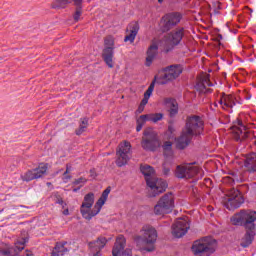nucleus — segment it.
Masks as SVG:
<instances>
[{
	"mask_svg": "<svg viewBox=\"0 0 256 256\" xmlns=\"http://www.w3.org/2000/svg\"><path fill=\"white\" fill-rule=\"evenodd\" d=\"M27 232L21 234V237L15 242V247H11L8 244L0 245V255L4 256H15L19 255L21 251L25 249V243H27Z\"/></svg>",
	"mask_w": 256,
	"mask_h": 256,
	"instance_id": "obj_9",
	"label": "nucleus"
},
{
	"mask_svg": "<svg viewBox=\"0 0 256 256\" xmlns=\"http://www.w3.org/2000/svg\"><path fill=\"white\" fill-rule=\"evenodd\" d=\"M181 73H183V67L181 65L169 66L155 76L153 83L156 82L160 83L161 85H165L167 81H173V79H177Z\"/></svg>",
	"mask_w": 256,
	"mask_h": 256,
	"instance_id": "obj_8",
	"label": "nucleus"
},
{
	"mask_svg": "<svg viewBox=\"0 0 256 256\" xmlns=\"http://www.w3.org/2000/svg\"><path fill=\"white\" fill-rule=\"evenodd\" d=\"M127 35L124 39L125 42L129 41L130 43H133L135 41V37H137V33H139V23L132 22L129 24L127 28Z\"/></svg>",
	"mask_w": 256,
	"mask_h": 256,
	"instance_id": "obj_25",
	"label": "nucleus"
},
{
	"mask_svg": "<svg viewBox=\"0 0 256 256\" xmlns=\"http://www.w3.org/2000/svg\"><path fill=\"white\" fill-rule=\"evenodd\" d=\"M185 37V29L176 28L165 37L166 45H179Z\"/></svg>",
	"mask_w": 256,
	"mask_h": 256,
	"instance_id": "obj_19",
	"label": "nucleus"
},
{
	"mask_svg": "<svg viewBox=\"0 0 256 256\" xmlns=\"http://www.w3.org/2000/svg\"><path fill=\"white\" fill-rule=\"evenodd\" d=\"M115 49V38L107 36L104 39L103 59L108 67L113 68V50Z\"/></svg>",
	"mask_w": 256,
	"mask_h": 256,
	"instance_id": "obj_14",
	"label": "nucleus"
},
{
	"mask_svg": "<svg viewBox=\"0 0 256 256\" xmlns=\"http://www.w3.org/2000/svg\"><path fill=\"white\" fill-rule=\"evenodd\" d=\"M24 256H33V252L29 251V250H26L24 252Z\"/></svg>",
	"mask_w": 256,
	"mask_h": 256,
	"instance_id": "obj_41",
	"label": "nucleus"
},
{
	"mask_svg": "<svg viewBox=\"0 0 256 256\" xmlns=\"http://www.w3.org/2000/svg\"><path fill=\"white\" fill-rule=\"evenodd\" d=\"M117 160L116 165L118 167H123L131 159V143L124 141L119 145L117 150Z\"/></svg>",
	"mask_w": 256,
	"mask_h": 256,
	"instance_id": "obj_12",
	"label": "nucleus"
},
{
	"mask_svg": "<svg viewBox=\"0 0 256 256\" xmlns=\"http://www.w3.org/2000/svg\"><path fill=\"white\" fill-rule=\"evenodd\" d=\"M83 0H53L51 7L52 9H65L69 3H73L75 5H81Z\"/></svg>",
	"mask_w": 256,
	"mask_h": 256,
	"instance_id": "obj_28",
	"label": "nucleus"
},
{
	"mask_svg": "<svg viewBox=\"0 0 256 256\" xmlns=\"http://www.w3.org/2000/svg\"><path fill=\"white\" fill-rule=\"evenodd\" d=\"M148 117V121L151 123H158V121H161L163 119V113H150L146 114Z\"/></svg>",
	"mask_w": 256,
	"mask_h": 256,
	"instance_id": "obj_35",
	"label": "nucleus"
},
{
	"mask_svg": "<svg viewBox=\"0 0 256 256\" xmlns=\"http://www.w3.org/2000/svg\"><path fill=\"white\" fill-rule=\"evenodd\" d=\"M217 249V241L211 237L196 240L192 245L195 256H211Z\"/></svg>",
	"mask_w": 256,
	"mask_h": 256,
	"instance_id": "obj_4",
	"label": "nucleus"
},
{
	"mask_svg": "<svg viewBox=\"0 0 256 256\" xmlns=\"http://www.w3.org/2000/svg\"><path fill=\"white\" fill-rule=\"evenodd\" d=\"M181 21V14L179 13H172L167 14L164 16L160 22V29L161 31H169L171 27H175L177 23Z\"/></svg>",
	"mask_w": 256,
	"mask_h": 256,
	"instance_id": "obj_17",
	"label": "nucleus"
},
{
	"mask_svg": "<svg viewBox=\"0 0 256 256\" xmlns=\"http://www.w3.org/2000/svg\"><path fill=\"white\" fill-rule=\"evenodd\" d=\"M89 126V120L87 118H83L81 120L79 128L76 130V135H82L87 131V127Z\"/></svg>",
	"mask_w": 256,
	"mask_h": 256,
	"instance_id": "obj_34",
	"label": "nucleus"
},
{
	"mask_svg": "<svg viewBox=\"0 0 256 256\" xmlns=\"http://www.w3.org/2000/svg\"><path fill=\"white\" fill-rule=\"evenodd\" d=\"M142 148L145 151H155L159 147V138L157 137V132L149 128L144 131V136L142 138Z\"/></svg>",
	"mask_w": 256,
	"mask_h": 256,
	"instance_id": "obj_11",
	"label": "nucleus"
},
{
	"mask_svg": "<svg viewBox=\"0 0 256 256\" xmlns=\"http://www.w3.org/2000/svg\"><path fill=\"white\" fill-rule=\"evenodd\" d=\"M168 133H173V128L169 127Z\"/></svg>",
	"mask_w": 256,
	"mask_h": 256,
	"instance_id": "obj_45",
	"label": "nucleus"
},
{
	"mask_svg": "<svg viewBox=\"0 0 256 256\" xmlns=\"http://www.w3.org/2000/svg\"><path fill=\"white\" fill-rule=\"evenodd\" d=\"M134 241L140 251H155L157 230L153 226L145 225L140 231V236H136Z\"/></svg>",
	"mask_w": 256,
	"mask_h": 256,
	"instance_id": "obj_3",
	"label": "nucleus"
},
{
	"mask_svg": "<svg viewBox=\"0 0 256 256\" xmlns=\"http://www.w3.org/2000/svg\"><path fill=\"white\" fill-rule=\"evenodd\" d=\"M162 105L168 109L170 115H177L179 112V105L177 104V101L172 98H164L162 100Z\"/></svg>",
	"mask_w": 256,
	"mask_h": 256,
	"instance_id": "obj_26",
	"label": "nucleus"
},
{
	"mask_svg": "<svg viewBox=\"0 0 256 256\" xmlns=\"http://www.w3.org/2000/svg\"><path fill=\"white\" fill-rule=\"evenodd\" d=\"M169 168H164L163 173L164 175H169Z\"/></svg>",
	"mask_w": 256,
	"mask_h": 256,
	"instance_id": "obj_43",
	"label": "nucleus"
},
{
	"mask_svg": "<svg viewBox=\"0 0 256 256\" xmlns=\"http://www.w3.org/2000/svg\"><path fill=\"white\" fill-rule=\"evenodd\" d=\"M218 104L220 107H222V109H233V107L236 105L235 96L222 94L218 97Z\"/></svg>",
	"mask_w": 256,
	"mask_h": 256,
	"instance_id": "obj_23",
	"label": "nucleus"
},
{
	"mask_svg": "<svg viewBox=\"0 0 256 256\" xmlns=\"http://www.w3.org/2000/svg\"><path fill=\"white\" fill-rule=\"evenodd\" d=\"M147 121H149L147 114L141 115L137 119V125H142V127H143V125H145V123H147Z\"/></svg>",
	"mask_w": 256,
	"mask_h": 256,
	"instance_id": "obj_36",
	"label": "nucleus"
},
{
	"mask_svg": "<svg viewBox=\"0 0 256 256\" xmlns=\"http://www.w3.org/2000/svg\"><path fill=\"white\" fill-rule=\"evenodd\" d=\"M62 179L64 183H69V179H71V176L69 175V167H67L66 173L63 174Z\"/></svg>",
	"mask_w": 256,
	"mask_h": 256,
	"instance_id": "obj_39",
	"label": "nucleus"
},
{
	"mask_svg": "<svg viewBox=\"0 0 256 256\" xmlns=\"http://www.w3.org/2000/svg\"><path fill=\"white\" fill-rule=\"evenodd\" d=\"M73 191L74 193H77V191H79V188H74Z\"/></svg>",
	"mask_w": 256,
	"mask_h": 256,
	"instance_id": "obj_46",
	"label": "nucleus"
},
{
	"mask_svg": "<svg viewBox=\"0 0 256 256\" xmlns=\"http://www.w3.org/2000/svg\"><path fill=\"white\" fill-rule=\"evenodd\" d=\"M95 203V195L93 193H88L84 196V200L82 202L80 213L84 219L87 221H91L93 217L99 215L101 211V206ZM94 205V206H93Z\"/></svg>",
	"mask_w": 256,
	"mask_h": 256,
	"instance_id": "obj_5",
	"label": "nucleus"
},
{
	"mask_svg": "<svg viewBox=\"0 0 256 256\" xmlns=\"http://www.w3.org/2000/svg\"><path fill=\"white\" fill-rule=\"evenodd\" d=\"M201 133H203V120L201 117H189L182 134L176 139V147L178 149H185V147L191 143V139H193L195 135H201Z\"/></svg>",
	"mask_w": 256,
	"mask_h": 256,
	"instance_id": "obj_2",
	"label": "nucleus"
},
{
	"mask_svg": "<svg viewBox=\"0 0 256 256\" xmlns=\"http://www.w3.org/2000/svg\"><path fill=\"white\" fill-rule=\"evenodd\" d=\"M71 249L73 248L71 247V245L67 247V243H64V244L57 243L55 248L52 251L51 256L66 255L67 253H69V251H71Z\"/></svg>",
	"mask_w": 256,
	"mask_h": 256,
	"instance_id": "obj_29",
	"label": "nucleus"
},
{
	"mask_svg": "<svg viewBox=\"0 0 256 256\" xmlns=\"http://www.w3.org/2000/svg\"><path fill=\"white\" fill-rule=\"evenodd\" d=\"M109 193H111V188L108 187L106 188L101 197L99 198V200L96 202V204H98L101 207H103L105 205V201H107V197H109Z\"/></svg>",
	"mask_w": 256,
	"mask_h": 256,
	"instance_id": "obj_33",
	"label": "nucleus"
},
{
	"mask_svg": "<svg viewBox=\"0 0 256 256\" xmlns=\"http://www.w3.org/2000/svg\"><path fill=\"white\" fill-rule=\"evenodd\" d=\"M147 186L149 187L150 197H157L167 189V181L154 176L152 179H148Z\"/></svg>",
	"mask_w": 256,
	"mask_h": 256,
	"instance_id": "obj_13",
	"label": "nucleus"
},
{
	"mask_svg": "<svg viewBox=\"0 0 256 256\" xmlns=\"http://www.w3.org/2000/svg\"><path fill=\"white\" fill-rule=\"evenodd\" d=\"M155 90V82H152L146 92L144 93V98L140 102V105L137 109V113H141L142 111H145V105L149 103V99L151 95H153V91Z\"/></svg>",
	"mask_w": 256,
	"mask_h": 256,
	"instance_id": "obj_24",
	"label": "nucleus"
},
{
	"mask_svg": "<svg viewBox=\"0 0 256 256\" xmlns=\"http://www.w3.org/2000/svg\"><path fill=\"white\" fill-rule=\"evenodd\" d=\"M47 164L41 163L36 169L29 170L21 177L23 181H33V179H41L44 175H47Z\"/></svg>",
	"mask_w": 256,
	"mask_h": 256,
	"instance_id": "obj_16",
	"label": "nucleus"
},
{
	"mask_svg": "<svg viewBox=\"0 0 256 256\" xmlns=\"http://www.w3.org/2000/svg\"><path fill=\"white\" fill-rule=\"evenodd\" d=\"M230 221L232 225H244L246 227V234L241 240L242 247H249L255 238V221L256 212L251 210H242L234 214Z\"/></svg>",
	"mask_w": 256,
	"mask_h": 256,
	"instance_id": "obj_1",
	"label": "nucleus"
},
{
	"mask_svg": "<svg viewBox=\"0 0 256 256\" xmlns=\"http://www.w3.org/2000/svg\"><path fill=\"white\" fill-rule=\"evenodd\" d=\"M175 209V197L173 194L168 193L162 196L157 204L154 206V215L157 217H164Z\"/></svg>",
	"mask_w": 256,
	"mask_h": 256,
	"instance_id": "obj_7",
	"label": "nucleus"
},
{
	"mask_svg": "<svg viewBox=\"0 0 256 256\" xmlns=\"http://www.w3.org/2000/svg\"><path fill=\"white\" fill-rule=\"evenodd\" d=\"M81 8H77L75 13H74V21L77 23V21H81Z\"/></svg>",
	"mask_w": 256,
	"mask_h": 256,
	"instance_id": "obj_37",
	"label": "nucleus"
},
{
	"mask_svg": "<svg viewBox=\"0 0 256 256\" xmlns=\"http://www.w3.org/2000/svg\"><path fill=\"white\" fill-rule=\"evenodd\" d=\"M211 85L213 84L209 80V75L204 74L199 78L196 84V89L200 91V93H207V91H209L207 90V87H211Z\"/></svg>",
	"mask_w": 256,
	"mask_h": 256,
	"instance_id": "obj_27",
	"label": "nucleus"
},
{
	"mask_svg": "<svg viewBox=\"0 0 256 256\" xmlns=\"http://www.w3.org/2000/svg\"><path fill=\"white\" fill-rule=\"evenodd\" d=\"M53 201H55V203H58V205H63V199L61 198V196L54 194L52 196Z\"/></svg>",
	"mask_w": 256,
	"mask_h": 256,
	"instance_id": "obj_38",
	"label": "nucleus"
},
{
	"mask_svg": "<svg viewBox=\"0 0 256 256\" xmlns=\"http://www.w3.org/2000/svg\"><path fill=\"white\" fill-rule=\"evenodd\" d=\"M141 173L144 175L146 183H148V179H154L155 176V169L153 167L145 164L140 167Z\"/></svg>",
	"mask_w": 256,
	"mask_h": 256,
	"instance_id": "obj_30",
	"label": "nucleus"
},
{
	"mask_svg": "<svg viewBox=\"0 0 256 256\" xmlns=\"http://www.w3.org/2000/svg\"><path fill=\"white\" fill-rule=\"evenodd\" d=\"M107 245V238L100 237L89 243L90 253L93 256H101V249Z\"/></svg>",
	"mask_w": 256,
	"mask_h": 256,
	"instance_id": "obj_22",
	"label": "nucleus"
},
{
	"mask_svg": "<svg viewBox=\"0 0 256 256\" xmlns=\"http://www.w3.org/2000/svg\"><path fill=\"white\" fill-rule=\"evenodd\" d=\"M189 219L187 217L178 218L172 226V235L178 239L187 235L190 229Z\"/></svg>",
	"mask_w": 256,
	"mask_h": 256,
	"instance_id": "obj_15",
	"label": "nucleus"
},
{
	"mask_svg": "<svg viewBox=\"0 0 256 256\" xmlns=\"http://www.w3.org/2000/svg\"><path fill=\"white\" fill-rule=\"evenodd\" d=\"M74 183H75V185H81V183H82V184L87 183V179H85V178H80V179L75 180Z\"/></svg>",
	"mask_w": 256,
	"mask_h": 256,
	"instance_id": "obj_40",
	"label": "nucleus"
},
{
	"mask_svg": "<svg viewBox=\"0 0 256 256\" xmlns=\"http://www.w3.org/2000/svg\"><path fill=\"white\" fill-rule=\"evenodd\" d=\"M245 167L248 171H256V153H252L245 162Z\"/></svg>",
	"mask_w": 256,
	"mask_h": 256,
	"instance_id": "obj_32",
	"label": "nucleus"
},
{
	"mask_svg": "<svg viewBox=\"0 0 256 256\" xmlns=\"http://www.w3.org/2000/svg\"><path fill=\"white\" fill-rule=\"evenodd\" d=\"M232 133L236 141H243L249 137V130L241 120H238L237 124L232 127Z\"/></svg>",
	"mask_w": 256,
	"mask_h": 256,
	"instance_id": "obj_20",
	"label": "nucleus"
},
{
	"mask_svg": "<svg viewBox=\"0 0 256 256\" xmlns=\"http://www.w3.org/2000/svg\"><path fill=\"white\" fill-rule=\"evenodd\" d=\"M243 203H245V199L243 198V195H241V192L235 190L234 188L227 192L226 198L224 200L226 209L229 211L239 209Z\"/></svg>",
	"mask_w": 256,
	"mask_h": 256,
	"instance_id": "obj_10",
	"label": "nucleus"
},
{
	"mask_svg": "<svg viewBox=\"0 0 256 256\" xmlns=\"http://www.w3.org/2000/svg\"><path fill=\"white\" fill-rule=\"evenodd\" d=\"M163 153L165 157H173V141L167 140L163 142L162 145Z\"/></svg>",
	"mask_w": 256,
	"mask_h": 256,
	"instance_id": "obj_31",
	"label": "nucleus"
},
{
	"mask_svg": "<svg viewBox=\"0 0 256 256\" xmlns=\"http://www.w3.org/2000/svg\"><path fill=\"white\" fill-rule=\"evenodd\" d=\"M159 39L152 40L151 45L149 46L146 53V66L151 67L153 61H155V57H157V53L159 51Z\"/></svg>",
	"mask_w": 256,
	"mask_h": 256,
	"instance_id": "obj_21",
	"label": "nucleus"
},
{
	"mask_svg": "<svg viewBox=\"0 0 256 256\" xmlns=\"http://www.w3.org/2000/svg\"><path fill=\"white\" fill-rule=\"evenodd\" d=\"M175 174L178 179H201L203 170L195 163H189L177 166Z\"/></svg>",
	"mask_w": 256,
	"mask_h": 256,
	"instance_id": "obj_6",
	"label": "nucleus"
},
{
	"mask_svg": "<svg viewBox=\"0 0 256 256\" xmlns=\"http://www.w3.org/2000/svg\"><path fill=\"white\" fill-rule=\"evenodd\" d=\"M143 129V126L141 124H137L136 131H141Z\"/></svg>",
	"mask_w": 256,
	"mask_h": 256,
	"instance_id": "obj_42",
	"label": "nucleus"
},
{
	"mask_svg": "<svg viewBox=\"0 0 256 256\" xmlns=\"http://www.w3.org/2000/svg\"><path fill=\"white\" fill-rule=\"evenodd\" d=\"M163 0H158V3H161Z\"/></svg>",
	"mask_w": 256,
	"mask_h": 256,
	"instance_id": "obj_47",
	"label": "nucleus"
},
{
	"mask_svg": "<svg viewBox=\"0 0 256 256\" xmlns=\"http://www.w3.org/2000/svg\"><path fill=\"white\" fill-rule=\"evenodd\" d=\"M125 237L122 235L118 236L114 247L112 249L113 256H133L131 249H126L125 251Z\"/></svg>",
	"mask_w": 256,
	"mask_h": 256,
	"instance_id": "obj_18",
	"label": "nucleus"
},
{
	"mask_svg": "<svg viewBox=\"0 0 256 256\" xmlns=\"http://www.w3.org/2000/svg\"><path fill=\"white\" fill-rule=\"evenodd\" d=\"M63 215H69V209H65V210L63 211Z\"/></svg>",
	"mask_w": 256,
	"mask_h": 256,
	"instance_id": "obj_44",
	"label": "nucleus"
}]
</instances>
